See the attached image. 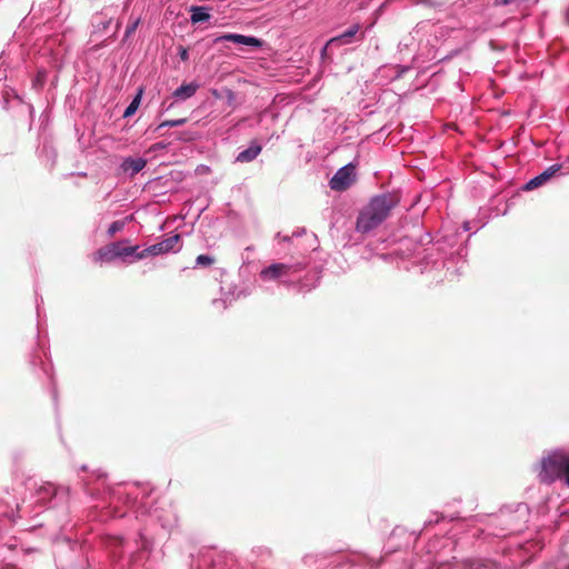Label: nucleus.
Returning <instances> with one entry per match:
<instances>
[{
	"instance_id": "4",
	"label": "nucleus",
	"mask_w": 569,
	"mask_h": 569,
	"mask_svg": "<svg viewBox=\"0 0 569 569\" xmlns=\"http://www.w3.org/2000/svg\"><path fill=\"white\" fill-rule=\"evenodd\" d=\"M138 246H126L124 241L112 242L103 248H100L96 254V261H106L110 262L116 259L126 260L129 257H133L136 259V254L138 251Z\"/></svg>"
},
{
	"instance_id": "10",
	"label": "nucleus",
	"mask_w": 569,
	"mask_h": 569,
	"mask_svg": "<svg viewBox=\"0 0 569 569\" xmlns=\"http://www.w3.org/2000/svg\"><path fill=\"white\" fill-rule=\"evenodd\" d=\"M146 164L147 161L143 158H127L123 160L121 168L124 172L132 177L140 172L146 167Z\"/></svg>"
},
{
	"instance_id": "13",
	"label": "nucleus",
	"mask_w": 569,
	"mask_h": 569,
	"mask_svg": "<svg viewBox=\"0 0 569 569\" xmlns=\"http://www.w3.org/2000/svg\"><path fill=\"white\" fill-rule=\"evenodd\" d=\"M197 89L198 84L196 83L181 84L174 90L173 97L180 100H186L191 98L196 93Z\"/></svg>"
},
{
	"instance_id": "5",
	"label": "nucleus",
	"mask_w": 569,
	"mask_h": 569,
	"mask_svg": "<svg viewBox=\"0 0 569 569\" xmlns=\"http://www.w3.org/2000/svg\"><path fill=\"white\" fill-rule=\"evenodd\" d=\"M181 248L180 236L173 234L158 243H154L136 254L137 260H142L148 256H159L168 252H178Z\"/></svg>"
},
{
	"instance_id": "7",
	"label": "nucleus",
	"mask_w": 569,
	"mask_h": 569,
	"mask_svg": "<svg viewBox=\"0 0 569 569\" xmlns=\"http://www.w3.org/2000/svg\"><path fill=\"white\" fill-rule=\"evenodd\" d=\"M222 41H230L236 44L250 46V47H260L261 46V41L258 38L251 37V36L238 34V33H224L222 36L217 37L213 40L214 43H219Z\"/></svg>"
},
{
	"instance_id": "8",
	"label": "nucleus",
	"mask_w": 569,
	"mask_h": 569,
	"mask_svg": "<svg viewBox=\"0 0 569 569\" xmlns=\"http://www.w3.org/2000/svg\"><path fill=\"white\" fill-rule=\"evenodd\" d=\"M561 164H552L549 168H547L543 172L540 174L533 177L530 179L526 186L525 190H533L538 187L543 186L548 180H550L558 171H560Z\"/></svg>"
},
{
	"instance_id": "19",
	"label": "nucleus",
	"mask_w": 569,
	"mask_h": 569,
	"mask_svg": "<svg viewBox=\"0 0 569 569\" xmlns=\"http://www.w3.org/2000/svg\"><path fill=\"white\" fill-rule=\"evenodd\" d=\"M516 512L521 517L522 523L527 522V518H528V507H527V505L519 503L517 506Z\"/></svg>"
},
{
	"instance_id": "9",
	"label": "nucleus",
	"mask_w": 569,
	"mask_h": 569,
	"mask_svg": "<svg viewBox=\"0 0 569 569\" xmlns=\"http://www.w3.org/2000/svg\"><path fill=\"white\" fill-rule=\"evenodd\" d=\"M360 30V26L359 24H353L351 26L348 30H346L343 33L337 36V37H333L331 38L326 47L323 48V52L326 51V49L328 47H332V46H343V44H349L352 42V39L355 38V36L359 32Z\"/></svg>"
},
{
	"instance_id": "23",
	"label": "nucleus",
	"mask_w": 569,
	"mask_h": 569,
	"mask_svg": "<svg viewBox=\"0 0 569 569\" xmlns=\"http://www.w3.org/2000/svg\"><path fill=\"white\" fill-rule=\"evenodd\" d=\"M518 530H521V526L512 525V526L509 528V531H518Z\"/></svg>"
},
{
	"instance_id": "20",
	"label": "nucleus",
	"mask_w": 569,
	"mask_h": 569,
	"mask_svg": "<svg viewBox=\"0 0 569 569\" xmlns=\"http://www.w3.org/2000/svg\"><path fill=\"white\" fill-rule=\"evenodd\" d=\"M138 24H139V19H137L132 23L128 24L127 29H126V37H129L130 34H132L136 31Z\"/></svg>"
},
{
	"instance_id": "17",
	"label": "nucleus",
	"mask_w": 569,
	"mask_h": 569,
	"mask_svg": "<svg viewBox=\"0 0 569 569\" xmlns=\"http://www.w3.org/2000/svg\"><path fill=\"white\" fill-rule=\"evenodd\" d=\"M186 122H187V119H184V118L176 119V120H166L158 126L157 130H161L164 127H179V126L184 124Z\"/></svg>"
},
{
	"instance_id": "15",
	"label": "nucleus",
	"mask_w": 569,
	"mask_h": 569,
	"mask_svg": "<svg viewBox=\"0 0 569 569\" xmlns=\"http://www.w3.org/2000/svg\"><path fill=\"white\" fill-rule=\"evenodd\" d=\"M141 100V91L133 98V100L130 102V104L126 108L123 112V117L128 118L131 117L138 109Z\"/></svg>"
},
{
	"instance_id": "3",
	"label": "nucleus",
	"mask_w": 569,
	"mask_h": 569,
	"mask_svg": "<svg viewBox=\"0 0 569 569\" xmlns=\"http://www.w3.org/2000/svg\"><path fill=\"white\" fill-rule=\"evenodd\" d=\"M303 268L302 263L274 262L263 268L259 277L264 282L279 281L284 286H291L296 282V274Z\"/></svg>"
},
{
	"instance_id": "12",
	"label": "nucleus",
	"mask_w": 569,
	"mask_h": 569,
	"mask_svg": "<svg viewBox=\"0 0 569 569\" xmlns=\"http://www.w3.org/2000/svg\"><path fill=\"white\" fill-rule=\"evenodd\" d=\"M262 147L257 142H251L249 148L238 153L236 160L241 163L250 162L254 160L261 152Z\"/></svg>"
},
{
	"instance_id": "1",
	"label": "nucleus",
	"mask_w": 569,
	"mask_h": 569,
	"mask_svg": "<svg viewBox=\"0 0 569 569\" xmlns=\"http://www.w3.org/2000/svg\"><path fill=\"white\" fill-rule=\"evenodd\" d=\"M395 206L396 199L391 194L373 197L358 216L357 231L368 233L376 229L387 219Z\"/></svg>"
},
{
	"instance_id": "2",
	"label": "nucleus",
	"mask_w": 569,
	"mask_h": 569,
	"mask_svg": "<svg viewBox=\"0 0 569 569\" xmlns=\"http://www.w3.org/2000/svg\"><path fill=\"white\" fill-rule=\"evenodd\" d=\"M539 478L543 482L561 479L569 486V451L555 450L542 458Z\"/></svg>"
},
{
	"instance_id": "22",
	"label": "nucleus",
	"mask_w": 569,
	"mask_h": 569,
	"mask_svg": "<svg viewBox=\"0 0 569 569\" xmlns=\"http://www.w3.org/2000/svg\"><path fill=\"white\" fill-rule=\"evenodd\" d=\"M515 0H495V4L496 6H507L511 2H513Z\"/></svg>"
},
{
	"instance_id": "11",
	"label": "nucleus",
	"mask_w": 569,
	"mask_h": 569,
	"mask_svg": "<svg viewBox=\"0 0 569 569\" xmlns=\"http://www.w3.org/2000/svg\"><path fill=\"white\" fill-rule=\"evenodd\" d=\"M462 567L463 569H497L495 561L482 558H466Z\"/></svg>"
},
{
	"instance_id": "21",
	"label": "nucleus",
	"mask_w": 569,
	"mask_h": 569,
	"mask_svg": "<svg viewBox=\"0 0 569 569\" xmlns=\"http://www.w3.org/2000/svg\"><path fill=\"white\" fill-rule=\"evenodd\" d=\"M178 54L182 61H187L189 59L188 49L184 47H179Z\"/></svg>"
},
{
	"instance_id": "24",
	"label": "nucleus",
	"mask_w": 569,
	"mask_h": 569,
	"mask_svg": "<svg viewBox=\"0 0 569 569\" xmlns=\"http://www.w3.org/2000/svg\"><path fill=\"white\" fill-rule=\"evenodd\" d=\"M463 229H465V231H469L470 230V223L469 222H465L463 223Z\"/></svg>"
},
{
	"instance_id": "25",
	"label": "nucleus",
	"mask_w": 569,
	"mask_h": 569,
	"mask_svg": "<svg viewBox=\"0 0 569 569\" xmlns=\"http://www.w3.org/2000/svg\"><path fill=\"white\" fill-rule=\"evenodd\" d=\"M566 569H569V566Z\"/></svg>"
},
{
	"instance_id": "14",
	"label": "nucleus",
	"mask_w": 569,
	"mask_h": 569,
	"mask_svg": "<svg viewBox=\"0 0 569 569\" xmlns=\"http://www.w3.org/2000/svg\"><path fill=\"white\" fill-rule=\"evenodd\" d=\"M191 22L198 23V22H204L210 19V13L208 8L206 7H192L191 8Z\"/></svg>"
},
{
	"instance_id": "6",
	"label": "nucleus",
	"mask_w": 569,
	"mask_h": 569,
	"mask_svg": "<svg viewBox=\"0 0 569 569\" xmlns=\"http://www.w3.org/2000/svg\"><path fill=\"white\" fill-rule=\"evenodd\" d=\"M356 180V167L348 163L341 167L335 176L330 179L329 186L335 191H345Z\"/></svg>"
},
{
	"instance_id": "16",
	"label": "nucleus",
	"mask_w": 569,
	"mask_h": 569,
	"mask_svg": "<svg viewBox=\"0 0 569 569\" xmlns=\"http://www.w3.org/2000/svg\"><path fill=\"white\" fill-rule=\"evenodd\" d=\"M124 226L126 220L113 221L108 229L109 237H113L117 232L121 231L124 228Z\"/></svg>"
},
{
	"instance_id": "18",
	"label": "nucleus",
	"mask_w": 569,
	"mask_h": 569,
	"mask_svg": "<svg viewBox=\"0 0 569 569\" xmlns=\"http://www.w3.org/2000/svg\"><path fill=\"white\" fill-rule=\"evenodd\" d=\"M213 263V258L208 254H200L196 259L197 266H210Z\"/></svg>"
}]
</instances>
